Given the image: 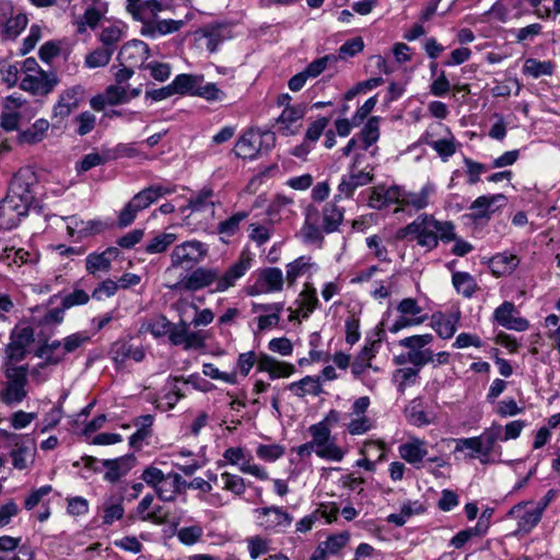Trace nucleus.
<instances>
[{
    "mask_svg": "<svg viewBox=\"0 0 560 560\" xmlns=\"http://www.w3.org/2000/svg\"><path fill=\"white\" fill-rule=\"evenodd\" d=\"M399 238H408L431 252L439 246V242L450 243L454 238V223L438 220L433 214L421 213L412 222L400 229Z\"/></svg>",
    "mask_w": 560,
    "mask_h": 560,
    "instance_id": "1",
    "label": "nucleus"
},
{
    "mask_svg": "<svg viewBox=\"0 0 560 560\" xmlns=\"http://www.w3.org/2000/svg\"><path fill=\"white\" fill-rule=\"evenodd\" d=\"M34 195L21 174L14 176L7 196L0 201V228H15L28 213Z\"/></svg>",
    "mask_w": 560,
    "mask_h": 560,
    "instance_id": "2",
    "label": "nucleus"
},
{
    "mask_svg": "<svg viewBox=\"0 0 560 560\" xmlns=\"http://www.w3.org/2000/svg\"><path fill=\"white\" fill-rule=\"evenodd\" d=\"M3 380L0 382V401L7 406H16L28 395V366L1 364Z\"/></svg>",
    "mask_w": 560,
    "mask_h": 560,
    "instance_id": "3",
    "label": "nucleus"
},
{
    "mask_svg": "<svg viewBox=\"0 0 560 560\" xmlns=\"http://www.w3.org/2000/svg\"><path fill=\"white\" fill-rule=\"evenodd\" d=\"M253 513L257 527L269 534H284L293 523V515L279 505L257 508Z\"/></svg>",
    "mask_w": 560,
    "mask_h": 560,
    "instance_id": "4",
    "label": "nucleus"
},
{
    "mask_svg": "<svg viewBox=\"0 0 560 560\" xmlns=\"http://www.w3.org/2000/svg\"><path fill=\"white\" fill-rule=\"evenodd\" d=\"M207 244L198 240H189L174 246L170 258L171 266L189 271L200 264L208 255Z\"/></svg>",
    "mask_w": 560,
    "mask_h": 560,
    "instance_id": "5",
    "label": "nucleus"
},
{
    "mask_svg": "<svg viewBox=\"0 0 560 560\" xmlns=\"http://www.w3.org/2000/svg\"><path fill=\"white\" fill-rule=\"evenodd\" d=\"M223 459L218 463L220 467L225 465L236 466L243 474L256 477L259 480H268L267 469L253 462V456L242 446L228 447L222 455Z\"/></svg>",
    "mask_w": 560,
    "mask_h": 560,
    "instance_id": "6",
    "label": "nucleus"
},
{
    "mask_svg": "<svg viewBox=\"0 0 560 560\" xmlns=\"http://www.w3.org/2000/svg\"><path fill=\"white\" fill-rule=\"evenodd\" d=\"M374 179V167L366 166L362 170L354 167L348 168V172L340 178V183L335 194V201L350 199L359 187L371 184Z\"/></svg>",
    "mask_w": 560,
    "mask_h": 560,
    "instance_id": "7",
    "label": "nucleus"
},
{
    "mask_svg": "<svg viewBox=\"0 0 560 560\" xmlns=\"http://www.w3.org/2000/svg\"><path fill=\"white\" fill-rule=\"evenodd\" d=\"M433 339L432 334L412 335L400 339L398 345L408 349L407 359L409 363L417 368H422L429 364L430 351L432 350L427 348V346H429Z\"/></svg>",
    "mask_w": 560,
    "mask_h": 560,
    "instance_id": "8",
    "label": "nucleus"
},
{
    "mask_svg": "<svg viewBox=\"0 0 560 560\" xmlns=\"http://www.w3.org/2000/svg\"><path fill=\"white\" fill-rule=\"evenodd\" d=\"M276 137L270 131H248L237 141L235 151L243 159H254L266 144V150L275 144Z\"/></svg>",
    "mask_w": 560,
    "mask_h": 560,
    "instance_id": "9",
    "label": "nucleus"
},
{
    "mask_svg": "<svg viewBox=\"0 0 560 560\" xmlns=\"http://www.w3.org/2000/svg\"><path fill=\"white\" fill-rule=\"evenodd\" d=\"M27 23L28 19L25 13L15 10L10 2L0 3V26L5 38H16Z\"/></svg>",
    "mask_w": 560,
    "mask_h": 560,
    "instance_id": "10",
    "label": "nucleus"
},
{
    "mask_svg": "<svg viewBox=\"0 0 560 560\" xmlns=\"http://www.w3.org/2000/svg\"><path fill=\"white\" fill-rule=\"evenodd\" d=\"M501 432L502 427L498 423H493L491 427L483 430V432L478 435L481 442V464L490 465L502 463V447L497 444L498 441H501Z\"/></svg>",
    "mask_w": 560,
    "mask_h": 560,
    "instance_id": "11",
    "label": "nucleus"
},
{
    "mask_svg": "<svg viewBox=\"0 0 560 560\" xmlns=\"http://www.w3.org/2000/svg\"><path fill=\"white\" fill-rule=\"evenodd\" d=\"M436 187L433 183L428 182L419 191H410L401 187L400 206L395 209V212L411 209L421 211L430 205L431 197L435 194Z\"/></svg>",
    "mask_w": 560,
    "mask_h": 560,
    "instance_id": "12",
    "label": "nucleus"
},
{
    "mask_svg": "<svg viewBox=\"0 0 560 560\" xmlns=\"http://www.w3.org/2000/svg\"><path fill=\"white\" fill-rule=\"evenodd\" d=\"M57 82V78L52 72H46L39 69L38 71H32L23 75L20 86L23 91L34 95H46L54 90Z\"/></svg>",
    "mask_w": 560,
    "mask_h": 560,
    "instance_id": "13",
    "label": "nucleus"
},
{
    "mask_svg": "<svg viewBox=\"0 0 560 560\" xmlns=\"http://www.w3.org/2000/svg\"><path fill=\"white\" fill-rule=\"evenodd\" d=\"M83 100V89L74 85L62 91L52 107V119L63 121L74 112Z\"/></svg>",
    "mask_w": 560,
    "mask_h": 560,
    "instance_id": "14",
    "label": "nucleus"
},
{
    "mask_svg": "<svg viewBox=\"0 0 560 560\" xmlns=\"http://www.w3.org/2000/svg\"><path fill=\"white\" fill-rule=\"evenodd\" d=\"M540 508H537L533 502H522L514 505L510 515L517 520V530L521 533L532 532L542 517Z\"/></svg>",
    "mask_w": 560,
    "mask_h": 560,
    "instance_id": "15",
    "label": "nucleus"
},
{
    "mask_svg": "<svg viewBox=\"0 0 560 560\" xmlns=\"http://www.w3.org/2000/svg\"><path fill=\"white\" fill-rule=\"evenodd\" d=\"M397 310L402 316L392 327V331L395 332L406 327L418 326L428 319V315L422 314V308L413 299H404Z\"/></svg>",
    "mask_w": 560,
    "mask_h": 560,
    "instance_id": "16",
    "label": "nucleus"
},
{
    "mask_svg": "<svg viewBox=\"0 0 560 560\" xmlns=\"http://www.w3.org/2000/svg\"><path fill=\"white\" fill-rule=\"evenodd\" d=\"M120 252L117 247H107L102 252H93L85 258V269L94 277L108 272L117 260Z\"/></svg>",
    "mask_w": 560,
    "mask_h": 560,
    "instance_id": "17",
    "label": "nucleus"
},
{
    "mask_svg": "<svg viewBox=\"0 0 560 560\" xmlns=\"http://www.w3.org/2000/svg\"><path fill=\"white\" fill-rule=\"evenodd\" d=\"M401 186H375L369 189L368 206L382 210L392 205L400 206Z\"/></svg>",
    "mask_w": 560,
    "mask_h": 560,
    "instance_id": "18",
    "label": "nucleus"
},
{
    "mask_svg": "<svg viewBox=\"0 0 560 560\" xmlns=\"http://www.w3.org/2000/svg\"><path fill=\"white\" fill-rule=\"evenodd\" d=\"M428 442L415 435H410L408 440L398 446V453L408 464L416 468H421L423 459L428 455Z\"/></svg>",
    "mask_w": 560,
    "mask_h": 560,
    "instance_id": "19",
    "label": "nucleus"
},
{
    "mask_svg": "<svg viewBox=\"0 0 560 560\" xmlns=\"http://www.w3.org/2000/svg\"><path fill=\"white\" fill-rule=\"evenodd\" d=\"M109 357L117 368H121L127 360L142 362L145 351L142 347H135L128 340H117L110 346Z\"/></svg>",
    "mask_w": 560,
    "mask_h": 560,
    "instance_id": "20",
    "label": "nucleus"
},
{
    "mask_svg": "<svg viewBox=\"0 0 560 560\" xmlns=\"http://www.w3.org/2000/svg\"><path fill=\"white\" fill-rule=\"evenodd\" d=\"M24 100L20 95L7 96L3 101V108L0 116V126L7 131H13L19 128L21 119V108Z\"/></svg>",
    "mask_w": 560,
    "mask_h": 560,
    "instance_id": "21",
    "label": "nucleus"
},
{
    "mask_svg": "<svg viewBox=\"0 0 560 560\" xmlns=\"http://www.w3.org/2000/svg\"><path fill=\"white\" fill-rule=\"evenodd\" d=\"M515 306L512 302H504L494 310L493 318L502 327L516 330L525 331L529 327V323L526 318L514 316Z\"/></svg>",
    "mask_w": 560,
    "mask_h": 560,
    "instance_id": "22",
    "label": "nucleus"
},
{
    "mask_svg": "<svg viewBox=\"0 0 560 560\" xmlns=\"http://www.w3.org/2000/svg\"><path fill=\"white\" fill-rule=\"evenodd\" d=\"M66 221L67 233L71 237L77 235L79 238H83L86 236L96 235L108 228V225L100 219L83 221L77 217H69L66 219Z\"/></svg>",
    "mask_w": 560,
    "mask_h": 560,
    "instance_id": "23",
    "label": "nucleus"
},
{
    "mask_svg": "<svg viewBox=\"0 0 560 560\" xmlns=\"http://www.w3.org/2000/svg\"><path fill=\"white\" fill-rule=\"evenodd\" d=\"M150 49L149 46L139 39H133L126 43L118 55L121 65L129 67L142 66L143 62L149 58Z\"/></svg>",
    "mask_w": 560,
    "mask_h": 560,
    "instance_id": "24",
    "label": "nucleus"
},
{
    "mask_svg": "<svg viewBox=\"0 0 560 560\" xmlns=\"http://www.w3.org/2000/svg\"><path fill=\"white\" fill-rule=\"evenodd\" d=\"M505 201L506 198L502 194L480 196L470 206L471 217L476 220L490 219Z\"/></svg>",
    "mask_w": 560,
    "mask_h": 560,
    "instance_id": "25",
    "label": "nucleus"
},
{
    "mask_svg": "<svg viewBox=\"0 0 560 560\" xmlns=\"http://www.w3.org/2000/svg\"><path fill=\"white\" fill-rule=\"evenodd\" d=\"M459 319V311L450 314L436 312L431 316L430 325L441 338L450 339L455 335Z\"/></svg>",
    "mask_w": 560,
    "mask_h": 560,
    "instance_id": "26",
    "label": "nucleus"
},
{
    "mask_svg": "<svg viewBox=\"0 0 560 560\" xmlns=\"http://www.w3.org/2000/svg\"><path fill=\"white\" fill-rule=\"evenodd\" d=\"M304 115L305 107L303 105H294L292 108H283L277 119L279 131L284 136L298 133Z\"/></svg>",
    "mask_w": 560,
    "mask_h": 560,
    "instance_id": "27",
    "label": "nucleus"
},
{
    "mask_svg": "<svg viewBox=\"0 0 560 560\" xmlns=\"http://www.w3.org/2000/svg\"><path fill=\"white\" fill-rule=\"evenodd\" d=\"M102 465L106 469L104 479L115 483L131 470L135 465V457L121 456L114 459H103Z\"/></svg>",
    "mask_w": 560,
    "mask_h": 560,
    "instance_id": "28",
    "label": "nucleus"
},
{
    "mask_svg": "<svg viewBox=\"0 0 560 560\" xmlns=\"http://www.w3.org/2000/svg\"><path fill=\"white\" fill-rule=\"evenodd\" d=\"M174 191V187L170 185H152L139 191L137 195L132 197V207H136L142 211L150 207L158 199L166 195H170Z\"/></svg>",
    "mask_w": 560,
    "mask_h": 560,
    "instance_id": "29",
    "label": "nucleus"
},
{
    "mask_svg": "<svg viewBox=\"0 0 560 560\" xmlns=\"http://www.w3.org/2000/svg\"><path fill=\"white\" fill-rule=\"evenodd\" d=\"M229 37L226 27L207 26L196 33V39L210 52H213Z\"/></svg>",
    "mask_w": 560,
    "mask_h": 560,
    "instance_id": "30",
    "label": "nucleus"
},
{
    "mask_svg": "<svg viewBox=\"0 0 560 560\" xmlns=\"http://www.w3.org/2000/svg\"><path fill=\"white\" fill-rule=\"evenodd\" d=\"M258 371L266 372L271 378L289 377L295 371L291 363L281 362L268 354H260Z\"/></svg>",
    "mask_w": 560,
    "mask_h": 560,
    "instance_id": "31",
    "label": "nucleus"
},
{
    "mask_svg": "<svg viewBox=\"0 0 560 560\" xmlns=\"http://www.w3.org/2000/svg\"><path fill=\"white\" fill-rule=\"evenodd\" d=\"M101 511L103 525H113L125 515L124 498L119 495H109L105 498L102 503Z\"/></svg>",
    "mask_w": 560,
    "mask_h": 560,
    "instance_id": "32",
    "label": "nucleus"
},
{
    "mask_svg": "<svg viewBox=\"0 0 560 560\" xmlns=\"http://www.w3.org/2000/svg\"><path fill=\"white\" fill-rule=\"evenodd\" d=\"M184 25L183 21L178 20H159L154 19L148 23V26L141 27V34L147 37L156 38L178 31Z\"/></svg>",
    "mask_w": 560,
    "mask_h": 560,
    "instance_id": "33",
    "label": "nucleus"
},
{
    "mask_svg": "<svg viewBox=\"0 0 560 560\" xmlns=\"http://www.w3.org/2000/svg\"><path fill=\"white\" fill-rule=\"evenodd\" d=\"M293 198L278 194L270 201L267 213L272 220H283L290 218L294 213Z\"/></svg>",
    "mask_w": 560,
    "mask_h": 560,
    "instance_id": "34",
    "label": "nucleus"
},
{
    "mask_svg": "<svg viewBox=\"0 0 560 560\" xmlns=\"http://www.w3.org/2000/svg\"><path fill=\"white\" fill-rule=\"evenodd\" d=\"M520 259L517 256L502 253L493 256L490 259L489 267L494 277H509L514 269L518 266Z\"/></svg>",
    "mask_w": 560,
    "mask_h": 560,
    "instance_id": "35",
    "label": "nucleus"
},
{
    "mask_svg": "<svg viewBox=\"0 0 560 560\" xmlns=\"http://www.w3.org/2000/svg\"><path fill=\"white\" fill-rule=\"evenodd\" d=\"M36 447L33 442L15 443L11 452L12 464L16 469H26L34 462Z\"/></svg>",
    "mask_w": 560,
    "mask_h": 560,
    "instance_id": "36",
    "label": "nucleus"
},
{
    "mask_svg": "<svg viewBox=\"0 0 560 560\" xmlns=\"http://www.w3.org/2000/svg\"><path fill=\"white\" fill-rule=\"evenodd\" d=\"M318 266L308 257H299L287 266L288 280L312 278L317 275Z\"/></svg>",
    "mask_w": 560,
    "mask_h": 560,
    "instance_id": "37",
    "label": "nucleus"
},
{
    "mask_svg": "<svg viewBox=\"0 0 560 560\" xmlns=\"http://www.w3.org/2000/svg\"><path fill=\"white\" fill-rule=\"evenodd\" d=\"M105 13L106 5L102 2L88 8L83 15L79 16L75 21L77 32L84 33L88 28H95Z\"/></svg>",
    "mask_w": 560,
    "mask_h": 560,
    "instance_id": "38",
    "label": "nucleus"
},
{
    "mask_svg": "<svg viewBox=\"0 0 560 560\" xmlns=\"http://www.w3.org/2000/svg\"><path fill=\"white\" fill-rule=\"evenodd\" d=\"M172 324L164 315H156L142 322L139 332L150 334L153 338L159 339L168 336Z\"/></svg>",
    "mask_w": 560,
    "mask_h": 560,
    "instance_id": "39",
    "label": "nucleus"
},
{
    "mask_svg": "<svg viewBox=\"0 0 560 560\" xmlns=\"http://www.w3.org/2000/svg\"><path fill=\"white\" fill-rule=\"evenodd\" d=\"M202 81V75L182 73L176 75L171 84L175 94L196 95V90Z\"/></svg>",
    "mask_w": 560,
    "mask_h": 560,
    "instance_id": "40",
    "label": "nucleus"
},
{
    "mask_svg": "<svg viewBox=\"0 0 560 560\" xmlns=\"http://www.w3.org/2000/svg\"><path fill=\"white\" fill-rule=\"evenodd\" d=\"M289 390L298 397L306 395L317 396L322 393V386L318 377L305 376L288 386Z\"/></svg>",
    "mask_w": 560,
    "mask_h": 560,
    "instance_id": "41",
    "label": "nucleus"
},
{
    "mask_svg": "<svg viewBox=\"0 0 560 560\" xmlns=\"http://www.w3.org/2000/svg\"><path fill=\"white\" fill-rule=\"evenodd\" d=\"M380 122L381 118L377 116H373L363 126L358 138L361 140V148L363 150H368L374 143H376L380 139Z\"/></svg>",
    "mask_w": 560,
    "mask_h": 560,
    "instance_id": "42",
    "label": "nucleus"
},
{
    "mask_svg": "<svg viewBox=\"0 0 560 560\" xmlns=\"http://www.w3.org/2000/svg\"><path fill=\"white\" fill-rule=\"evenodd\" d=\"M337 202L334 200L323 209V228L327 233L336 231L343 220V209L338 207Z\"/></svg>",
    "mask_w": 560,
    "mask_h": 560,
    "instance_id": "43",
    "label": "nucleus"
},
{
    "mask_svg": "<svg viewBox=\"0 0 560 560\" xmlns=\"http://www.w3.org/2000/svg\"><path fill=\"white\" fill-rule=\"evenodd\" d=\"M555 70V63L550 60H538L535 58H528L525 60L523 66V73L527 77L538 79L540 77L551 75Z\"/></svg>",
    "mask_w": 560,
    "mask_h": 560,
    "instance_id": "44",
    "label": "nucleus"
},
{
    "mask_svg": "<svg viewBox=\"0 0 560 560\" xmlns=\"http://www.w3.org/2000/svg\"><path fill=\"white\" fill-rule=\"evenodd\" d=\"M448 137L443 139H425V143L432 148L439 156L446 162L451 156H453L456 152L457 143L453 135L447 130ZM429 138V136H427Z\"/></svg>",
    "mask_w": 560,
    "mask_h": 560,
    "instance_id": "45",
    "label": "nucleus"
},
{
    "mask_svg": "<svg viewBox=\"0 0 560 560\" xmlns=\"http://www.w3.org/2000/svg\"><path fill=\"white\" fill-rule=\"evenodd\" d=\"M254 257L249 252L243 250L238 259L225 271L222 280H237L252 268Z\"/></svg>",
    "mask_w": 560,
    "mask_h": 560,
    "instance_id": "46",
    "label": "nucleus"
},
{
    "mask_svg": "<svg viewBox=\"0 0 560 560\" xmlns=\"http://www.w3.org/2000/svg\"><path fill=\"white\" fill-rule=\"evenodd\" d=\"M176 241L177 235L175 233H158L148 241L144 247V252L149 255L164 253Z\"/></svg>",
    "mask_w": 560,
    "mask_h": 560,
    "instance_id": "47",
    "label": "nucleus"
},
{
    "mask_svg": "<svg viewBox=\"0 0 560 560\" xmlns=\"http://www.w3.org/2000/svg\"><path fill=\"white\" fill-rule=\"evenodd\" d=\"M315 454L322 459L338 463L343 459L346 451L337 445L335 438H330L326 442L315 445Z\"/></svg>",
    "mask_w": 560,
    "mask_h": 560,
    "instance_id": "48",
    "label": "nucleus"
},
{
    "mask_svg": "<svg viewBox=\"0 0 560 560\" xmlns=\"http://www.w3.org/2000/svg\"><path fill=\"white\" fill-rule=\"evenodd\" d=\"M407 421L415 427H424L431 423L429 415L423 410L419 399L411 400L405 408Z\"/></svg>",
    "mask_w": 560,
    "mask_h": 560,
    "instance_id": "49",
    "label": "nucleus"
},
{
    "mask_svg": "<svg viewBox=\"0 0 560 560\" xmlns=\"http://www.w3.org/2000/svg\"><path fill=\"white\" fill-rule=\"evenodd\" d=\"M162 10V4L156 0H145L138 8L132 10L130 14L135 20L142 23V26H148V23L156 18V13Z\"/></svg>",
    "mask_w": 560,
    "mask_h": 560,
    "instance_id": "50",
    "label": "nucleus"
},
{
    "mask_svg": "<svg viewBox=\"0 0 560 560\" xmlns=\"http://www.w3.org/2000/svg\"><path fill=\"white\" fill-rule=\"evenodd\" d=\"M63 342L59 340H54L51 342H46L38 350V357L46 361V363H50L51 365H56L65 360L67 352H63Z\"/></svg>",
    "mask_w": 560,
    "mask_h": 560,
    "instance_id": "51",
    "label": "nucleus"
},
{
    "mask_svg": "<svg viewBox=\"0 0 560 560\" xmlns=\"http://www.w3.org/2000/svg\"><path fill=\"white\" fill-rule=\"evenodd\" d=\"M49 121L44 118L35 120V122L25 131L22 132L21 139L23 142L34 144L43 141L49 129Z\"/></svg>",
    "mask_w": 560,
    "mask_h": 560,
    "instance_id": "52",
    "label": "nucleus"
},
{
    "mask_svg": "<svg viewBox=\"0 0 560 560\" xmlns=\"http://www.w3.org/2000/svg\"><path fill=\"white\" fill-rule=\"evenodd\" d=\"M154 418L152 415H143L135 420L137 431L129 438L131 446H139L143 440L151 435V427L153 425Z\"/></svg>",
    "mask_w": 560,
    "mask_h": 560,
    "instance_id": "53",
    "label": "nucleus"
},
{
    "mask_svg": "<svg viewBox=\"0 0 560 560\" xmlns=\"http://www.w3.org/2000/svg\"><path fill=\"white\" fill-rule=\"evenodd\" d=\"M298 312L302 317H308V315L316 308L318 300L316 296V290L305 283L303 291L300 293Z\"/></svg>",
    "mask_w": 560,
    "mask_h": 560,
    "instance_id": "54",
    "label": "nucleus"
},
{
    "mask_svg": "<svg viewBox=\"0 0 560 560\" xmlns=\"http://www.w3.org/2000/svg\"><path fill=\"white\" fill-rule=\"evenodd\" d=\"M126 26L120 23L106 26L100 33L98 39L105 48H113L115 50L117 43L125 36Z\"/></svg>",
    "mask_w": 560,
    "mask_h": 560,
    "instance_id": "55",
    "label": "nucleus"
},
{
    "mask_svg": "<svg viewBox=\"0 0 560 560\" xmlns=\"http://www.w3.org/2000/svg\"><path fill=\"white\" fill-rule=\"evenodd\" d=\"M220 487L235 497H241L246 491V483L243 477L224 471L220 475Z\"/></svg>",
    "mask_w": 560,
    "mask_h": 560,
    "instance_id": "56",
    "label": "nucleus"
},
{
    "mask_svg": "<svg viewBox=\"0 0 560 560\" xmlns=\"http://www.w3.org/2000/svg\"><path fill=\"white\" fill-rule=\"evenodd\" d=\"M213 190L210 188L201 189L196 196L189 200V208L195 211H209L214 214Z\"/></svg>",
    "mask_w": 560,
    "mask_h": 560,
    "instance_id": "57",
    "label": "nucleus"
},
{
    "mask_svg": "<svg viewBox=\"0 0 560 560\" xmlns=\"http://www.w3.org/2000/svg\"><path fill=\"white\" fill-rule=\"evenodd\" d=\"M481 442L478 436L455 440V453L467 451L466 458L479 459L481 463Z\"/></svg>",
    "mask_w": 560,
    "mask_h": 560,
    "instance_id": "58",
    "label": "nucleus"
},
{
    "mask_svg": "<svg viewBox=\"0 0 560 560\" xmlns=\"http://www.w3.org/2000/svg\"><path fill=\"white\" fill-rule=\"evenodd\" d=\"M421 368L417 366H408L398 369L394 375V382L397 383L398 390L404 393L406 388L415 385L417 383L419 371Z\"/></svg>",
    "mask_w": 560,
    "mask_h": 560,
    "instance_id": "59",
    "label": "nucleus"
},
{
    "mask_svg": "<svg viewBox=\"0 0 560 560\" xmlns=\"http://www.w3.org/2000/svg\"><path fill=\"white\" fill-rule=\"evenodd\" d=\"M113 54V48L98 47L86 55L84 65L89 69L105 67L109 63Z\"/></svg>",
    "mask_w": 560,
    "mask_h": 560,
    "instance_id": "60",
    "label": "nucleus"
},
{
    "mask_svg": "<svg viewBox=\"0 0 560 560\" xmlns=\"http://www.w3.org/2000/svg\"><path fill=\"white\" fill-rule=\"evenodd\" d=\"M250 559L256 560L270 550V539L260 535L249 536L245 539Z\"/></svg>",
    "mask_w": 560,
    "mask_h": 560,
    "instance_id": "61",
    "label": "nucleus"
},
{
    "mask_svg": "<svg viewBox=\"0 0 560 560\" xmlns=\"http://www.w3.org/2000/svg\"><path fill=\"white\" fill-rule=\"evenodd\" d=\"M285 453V447L278 443L259 444L256 447V455L259 459L273 463L281 458Z\"/></svg>",
    "mask_w": 560,
    "mask_h": 560,
    "instance_id": "62",
    "label": "nucleus"
},
{
    "mask_svg": "<svg viewBox=\"0 0 560 560\" xmlns=\"http://www.w3.org/2000/svg\"><path fill=\"white\" fill-rule=\"evenodd\" d=\"M176 536L183 545L192 546L203 536V527L199 524L185 526L177 530Z\"/></svg>",
    "mask_w": 560,
    "mask_h": 560,
    "instance_id": "63",
    "label": "nucleus"
},
{
    "mask_svg": "<svg viewBox=\"0 0 560 560\" xmlns=\"http://www.w3.org/2000/svg\"><path fill=\"white\" fill-rule=\"evenodd\" d=\"M350 541V534L349 532H341L338 534L330 535L327 537L325 541H322L324 544V548L330 553L331 556H337Z\"/></svg>",
    "mask_w": 560,
    "mask_h": 560,
    "instance_id": "64",
    "label": "nucleus"
}]
</instances>
